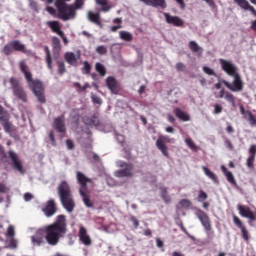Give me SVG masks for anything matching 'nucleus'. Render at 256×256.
Here are the masks:
<instances>
[{
	"instance_id": "obj_43",
	"label": "nucleus",
	"mask_w": 256,
	"mask_h": 256,
	"mask_svg": "<svg viewBox=\"0 0 256 256\" xmlns=\"http://www.w3.org/2000/svg\"><path fill=\"white\" fill-rule=\"evenodd\" d=\"M74 87H77L78 91H87V89H89L91 86L89 83H85L84 86H81V83L75 82Z\"/></svg>"
},
{
	"instance_id": "obj_39",
	"label": "nucleus",
	"mask_w": 256,
	"mask_h": 256,
	"mask_svg": "<svg viewBox=\"0 0 256 256\" xmlns=\"http://www.w3.org/2000/svg\"><path fill=\"white\" fill-rule=\"evenodd\" d=\"M2 125L4 127L5 133H15V131H17V128H15V126H13V124L9 121L3 123Z\"/></svg>"
},
{
	"instance_id": "obj_24",
	"label": "nucleus",
	"mask_w": 256,
	"mask_h": 256,
	"mask_svg": "<svg viewBox=\"0 0 256 256\" xmlns=\"http://www.w3.org/2000/svg\"><path fill=\"white\" fill-rule=\"evenodd\" d=\"M53 45V57L54 59H59V55L61 53V40L57 37L52 38Z\"/></svg>"
},
{
	"instance_id": "obj_8",
	"label": "nucleus",
	"mask_w": 256,
	"mask_h": 256,
	"mask_svg": "<svg viewBox=\"0 0 256 256\" xmlns=\"http://www.w3.org/2000/svg\"><path fill=\"white\" fill-rule=\"evenodd\" d=\"M13 51H18L19 53L27 54L29 51L25 44L21 43L19 40H12L6 44L2 50L4 55H12Z\"/></svg>"
},
{
	"instance_id": "obj_40",
	"label": "nucleus",
	"mask_w": 256,
	"mask_h": 256,
	"mask_svg": "<svg viewBox=\"0 0 256 256\" xmlns=\"http://www.w3.org/2000/svg\"><path fill=\"white\" fill-rule=\"evenodd\" d=\"M96 3L97 5H101L102 11L104 13H107V11L111 9V6H109V3L107 2V0H96Z\"/></svg>"
},
{
	"instance_id": "obj_61",
	"label": "nucleus",
	"mask_w": 256,
	"mask_h": 256,
	"mask_svg": "<svg viewBox=\"0 0 256 256\" xmlns=\"http://www.w3.org/2000/svg\"><path fill=\"white\" fill-rule=\"evenodd\" d=\"M33 199V194L29 193V192H26L24 194V200L25 201H31Z\"/></svg>"
},
{
	"instance_id": "obj_52",
	"label": "nucleus",
	"mask_w": 256,
	"mask_h": 256,
	"mask_svg": "<svg viewBox=\"0 0 256 256\" xmlns=\"http://www.w3.org/2000/svg\"><path fill=\"white\" fill-rule=\"evenodd\" d=\"M129 221H131V223H133L135 229L139 228V220L137 219V217L130 216Z\"/></svg>"
},
{
	"instance_id": "obj_17",
	"label": "nucleus",
	"mask_w": 256,
	"mask_h": 256,
	"mask_svg": "<svg viewBox=\"0 0 256 256\" xmlns=\"http://www.w3.org/2000/svg\"><path fill=\"white\" fill-rule=\"evenodd\" d=\"M106 87H108L109 91H111V93H113L114 95H117V93L121 91L119 83H117V80L113 76H109L106 78Z\"/></svg>"
},
{
	"instance_id": "obj_23",
	"label": "nucleus",
	"mask_w": 256,
	"mask_h": 256,
	"mask_svg": "<svg viewBox=\"0 0 256 256\" xmlns=\"http://www.w3.org/2000/svg\"><path fill=\"white\" fill-rule=\"evenodd\" d=\"M64 60L68 65H71L72 67H77V61H79V57L75 55L73 52H66L64 54Z\"/></svg>"
},
{
	"instance_id": "obj_35",
	"label": "nucleus",
	"mask_w": 256,
	"mask_h": 256,
	"mask_svg": "<svg viewBox=\"0 0 256 256\" xmlns=\"http://www.w3.org/2000/svg\"><path fill=\"white\" fill-rule=\"evenodd\" d=\"M44 51L46 53V63L47 67L50 71L53 69V58L51 57V50H49L48 46H45Z\"/></svg>"
},
{
	"instance_id": "obj_21",
	"label": "nucleus",
	"mask_w": 256,
	"mask_h": 256,
	"mask_svg": "<svg viewBox=\"0 0 256 256\" xmlns=\"http://www.w3.org/2000/svg\"><path fill=\"white\" fill-rule=\"evenodd\" d=\"M226 99L228 103H231L232 107H237V102H235V96L230 92H225V89H222L219 92L218 99Z\"/></svg>"
},
{
	"instance_id": "obj_34",
	"label": "nucleus",
	"mask_w": 256,
	"mask_h": 256,
	"mask_svg": "<svg viewBox=\"0 0 256 256\" xmlns=\"http://www.w3.org/2000/svg\"><path fill=\"white\" fill-rule=\"evenodd\" d=\"M202 170H203L204 174L206 175V177L211 179L214 183H219V179H217V175H215V173L210 171V169L207 168V166H202Z\"/></svg>"
},
{
	"instance_id": "obj_55",
	"label": "nucleus",
	"mask_w": 256,
	"mask_h": 256,
	"mask_svg": "<svg viewBox=\"0 0 256 256\" xmlns=\"http://www.w3.org/2000/svg\"><path fill=\"white\" fill-rule=\"evenodd\" d=\"M249 154H250V157H256V145L253 144L250 146L249 148Z\"/></svg>"
},
{
	"instance_id": "obj_28",
	"label": "nucleus",
	"mask_w": 256,
	"mask_h": 256,
	"mask_svg": "<svg viewBox=\"0 0 256 256\" xmlns=\"http://www.w3.org/2000/svg\"><path fill=\"white\" fill-rule=\"evenodd\" d=\"M87 18L91 23L101 26V15L99 13H94L93 11H88Z\"/></svg>"
},
{
	"instance_id": "obj_15",
	"label": "nucleus",
	"mask_w": 256,
	"mask_h": 256,
	"mask_svg": "<svg viewBox=\"0 0 256 256\" xmlns=\"http://www.w3.org/2000/svg\"><path fill=\"white\" fill-rule=\"evenodd\" d=\"M163 15H164L165 21H166V23H168V25H173V27H185V21H183V19H181V17L171 16V14H169L167 12H164Z\"/></svg>"
},
{
	"instance_id": "obj_5",
	"label": "nucleus",
	"mask_w": 256,
	"mask_h": 256,
	"mask_svg": "<svg viewBox=\"0 0 256 256\" xmlns=\"http://www.w3.org/2000/svg\"><path fill=\"white\" fill-rule=\"evenodd\" d=\"M58 195L60 197L61 204L68 213H73L75 209V201L73 200V195L71 194V187L67 181H62L58 185Z\"/></svg>"
},
{
	"instance_id": "obj_42",
	"label": "nucleus",
	"mask_w": 256,
	"mask_h": 256,
	"mask_svg": "<svg viewBox=\"0 0 256 256\" xmlns=\"http://www.w3.org/2000/svg\"><path fill=\"white\" fill-rule=\"evenodd\" d=\"M6 237L14 238L15 237V226L9 225L6 232Z\"/></svg>"
},
{
	"instance_id": "obj_44",
	"label": "nucleus",
	"mask_w": 256,
	"mask_h": 256,
	"mask_svg": "<svg viewBox=\"0 0 256 256\" xmlns=\"http://www.w3.org/2000/svg\"><path fill=\"white\" fill-rule=\"evenodd\" d=\"M202 70L206 75H212L214 77H217V74L215 73V70L213 68H209V66H203Z\"/></svg>"
},
{
	"instance_id": "obj_60",
	"label": "nucleus",
	"mask_w": 256,
	"mask_h": 256,
	"mask_svg": "<svg viewBox=\"0 0 256 256\" xmlns=\"http://www.w3.org/2000/svg\"><path fill=\"white\" fill-rule=\"evenodd\" d=\"M9 191V188L3 183H0V193H7Z\"/></svg>"
},
{
	"instance_id": "obj_18",
	"label": "nucleus",
	"mask_w": 256,
	"mask_h": 256,
	"mask_svg": "<svg viewBox=\"0 0 256 256\" xmlns=\"http://www.w3.org/2000/svg\"><path fill=\"white\" fill-rule=\"evenodd\" d=\"M42 211L47 217H53V215L57 213V205L55 204V200H48Z\"/></svg>"
},
{
	"instance_id": "obj_25",
	"label": "nucleus",
	"mask_w": 256,
	"mask_h": 256,
	"mask_svg": "<svg viewBox=\"0 0 256 256\" xmlns=\"http://www.w3.org/2000/svg\"><path fill=\"white\" fill-rule=\"evenodd\" d=\"M47 25L54 33H57L59 37H63V31L61 30V24L59 23V21H48Z\"/></svg>"
},
{
	"instance_id": "obj_27",
	"label": "nucleus",
	"mask_w": 256,
	"mask_h": 256,
	"mask_svg": "<svg viewBox=\"0 0 256 256\" xmlns=\"http://www.w3.org/2000/svg\"><path fill=\"white\" fill-rule=\"evenodd\" d=\"M174 113L177 119H180V121H184V122L191 121V116H189L187 112L181 110V108H175Z\"/></svg>"
},
{
	"instance_id": "obj_62",
	"label": "nucleus",
	"mask_w": 256,
	"mask_h": 256,
	"mask_svg": "<svg viewBox=\"0 0 256 256\" xmlns=\"http://www.w3.org/2000/svg\"><path fill=\"white\" fill-rule=\"evenodd\" d=\"M177 4H179V7L181 9H185L186 5H185V0H175Z\"/></svg>"
},
{
	"instance_id": "obj_4",
	"label": "nucleus",
	"mask_w": 256,
	"mask_h": 256,
	"mask_svg": "<svg viewBox=\"0 0 256 256\" xmlns=\"http://www.w3.org/2000/svg\"><path fill=\"white\" fill-rule=\"evenodd\" d=\"M9 159L12 162L13 169L19 171V173H23V164L21 163V160H19L17 153L13 150H9L7 154L3 145L0 144V163L4 165L5 171H9V165H11Z\"/></svg>"
},
{
	"instance_id": "obj_7",
	"label": "nucleus",
	"mask_w": 256,
	"mask_h": 256,
	"mask_svg": "<svg viewBox=\"0 0 256 256\" xmlns=\"http://www.w3.org/2000/svg\"><path fill=\"white\" fill-rule=\"evenodd\" d=\"M232 77V83L228 82L227 80H221V83H223V85H225L229 91H232V93H241L245 87L241 74L238 73Z\"/></svg>"
},
{
	"instance_id": "obj_14",
	"label": "nucleus",
	"mask_w": 256,
	"mask_h": 256,
	"mask_svg": "<svg viewBox=\"0 0 256 256\" xmlns=\"http://www.w3.org/2000/svg\"><path fill=\"white\" fill-rule=\"evenodd\" d=\"M233 223L238 229H240L242 239L248 242L249 239H251V237L249 236V230H247V226L243 224V221H241V218L238 217L237 215H233Z\"/></svg>"
},
{
	"instance_id": "obj_33",
	"label": "nucleus",
	"mask_w": 256,
	"mask_h": 256,
	"mask_svg": "<svg viewBox=\"0 0 256 256\" xmlns=\"http://www.w3.org/2000/svg\"><path fill=\"white\" fill-rule=\"evenodd\" d=\"M79 194L82 197V201L84 205H86L88 208L93 207V201H91V199L89 198V195L85 193V190H79Z\"/></svg>"
},
{
	"instance_id": "obj_36",
	"label": "nucleus",
	"mask_w": 256,
	"mask_h": 256,
	"mask_svg": "<svg viewBox=\"0 0 256 256\" xmlns=\"http://www.w3.org/2000/svg\"><path fill=\"white\" fill-rule=\"evenodd\" d=\"M119 35L122 41H126L127 43H131V41H133V34L128 31H120Z\"/></svg>"
},
{
	"instance_id": "obj_6",
	"label": "nucleus",
	"mask_w": 256,
	"mask_h": 256,
	"mask_svg": "<svg viewBox=\"0 0 256 256\" xmlns=\"http://www.w3.org/2000/svg\"><path fill=\"white\" fill-rule=\"evenodd\" d=\"M9 83L11 85L14 97H17V99H20V101H23V103H27V92H25V89L23 86H21V82H19L17 78L11 77L9 79Z\"/></svg>"
},
{
	"instance_id": "obj_2",
	"label": "nucleus",
	"mask_w": 256,
	"mask_h": 256,
	"mask_svg": "<svg viewBox=\"0 0 256 256\" xmlns=\"http://www.w3.org/2000/svg\"><path fill=\"white\" fill-rule=\"evenodd\" d=\"M19 68L26 79L29 89H31L35 97H37L39 103H46L47 100L45 99V87L43 86V82L33 79V74L29 71V66H27L25 61L21 60L19 62Z\"/></svg>"
},
{
	"instance_id": "obj_59",
	"label": "nucleus",
	"mask_w": 256,
	"mask_h": 256,
	"mask_svg": "<svg viewBox=\"0 0 256 256\" xmlns=\"http://www.w3.org/2000/svg\"><path fill=\"white\" fill-rule=\"evenodd\" d=\"M49 139H50V141H51V145H52L53 147H55V145H57V144H56V142H55V134H53V132H50V133H49Z\"/></svg>"
},
{
	"instance_id": "obj_20",
	"label": "nucleus",
	"mask_w": 256,
	"mask_h": 256,
	"mask_svg": "<svg viewBox=\"0 0 256 256\" xmlns=\"http://www.w3.org/2000/svg\"><path fill=\"white\" fill-rule=\"evenodd\" d=\"M78 237L83 245H86V247H89V245H91L92 240L91 237L87 234V229L85 227H80Z\"/></svg>"
},
{
	"instance_id": "obj_11",
	"label": "nucleus",
	"mask_w": 256,
	"mask_h": 256,
	"mask_svg": "<svg viewBox=\"0 0 256 256\" xmlns=\"http://www.w3.org/2000/svg\"><path fill=\"white\" fill-rule=\"evenodd\" d=\"M166 143H171V138H169V136H159L156 140V147L159 151H161L164 157L169 159V148L167 147Z\"/></svg>"
},
{
	"instance_id": "obj_32",
	"label": "nucleus",
	"mask_w": 256,
	"mask_h": 256,
	"mask_svg": "<svg viewBox=\"0 0 256 256\" xmlns=\"http://www.w3.org/2000/svg\"><path fill=\"white\" fill-rule=\"evenodd\" d=\"M160 197L164 203H171V196H169V192L167 187L161 186L160 188Z\"/></svg>"
},
{
	"instance_id": "obj_50",
	"label": "nucleus",
	"mask_w": 256,
	"mask_h": 256,
	"mask_svg": "<svg viewBox=\"0 0 256 256\" xmlns=\"http://www.w3.org/2000/svg\"><path fill=\"white\" fill-rule=\"evenodd\" d=\"M207 197H209L205 191L200 190L199 194H198V201L202 202L205 201L207 199Z\"/></svg>"
},
{
	"instance_id": "obj_63",
	"label": "nucleus",
	"mask_w": 256,
	"mask_h": 256,
	"mask_svg": "<svg viewBox=\"0 0 256 256\" xmlns=\"http://www.w3.org/2000/svg\"><path fill=\"white\" fill-rule=\"evenodd\" d=\"M123 26L121 25H117V26H112L110 27V30L112 31V33H116V31H119V29H121Z\"/></svg>"
},
{
	"instance_id": "obj_51",
	"label": "nucleus",
	"mask_w": 256,
	"mask_h": 256,
	"mask_svg": "<svg viewBox=\"0 0 256 256\" xmlns=\"http://www.w3.org/2000/svg\"><path fill=\"white\" fill-rule=\"evenodd\" d=\"M224 145L229 149V151H233L235 149V146H233V142L229 139H225Z\"/></svg>"
},
{
	"instance_id": "obj_64",
	"label": "nucleus",
	"mask_w": 256,
	"mask_h": 256,
	"mask_svg": "<svg viewBox=\"0 0 256 256\" xmlns=\"http://www.w3.org/2000/svg\"><path fill=\"white\" fill-rule=\"evenodd\" d=\"M250 29H251L252 31H256V20H253V21L251 22Z\"/></svg>"
},
{
	"instance_id": "obj_41",
	"label": "nucleus",
	"mask_w": 256,
	"mask_h": 256,
	"mask_svg": "<svg viewBox=\"0 0 256 256\" xmlns=\"http://www.w3.org/2000/svg\"><path fill=\"white\" fill-rule=\"evenodd\" d=\"M91 69H92L91 64L87 61H84L83 62L82 73L84 75H91Z\"/></svg>"
},
{
	"instance_id": "obj_9",
	"label": "nucleus",
	"mask_w": 256,
	"mask_h": 256,
	"mask_svg": "<svg viewBox=\"0 0 256 256\" xmlns=\"http://www.w3.org/2000/svg\"><path fill=\"white\" fill-rule=\"evenodd\" d=\"M237 210L239 211V215L241 217H245V219H248V224L250 227H255V221H256V210H251L249 206H243L241 204L237 205Z\"/></svg>"
},
{
	"instance_id": "obj_45",
	"label": "nucleus",
	"mask_w": 256,
	"mask_h": 256,
	"mask_svg": "<svg viewBox=\"0 0 256 256\" xmlns=\"http://www.w3.org/2000/svg\"><path fill=\"white\" fill-rule=\"evenodd\" d=\"M185 143L190 149H192L193 151H197V145H195V142H193L191 138H186Z\"/></svg>"
},
{
	"instance_id": "obj_57",
	"label": "nucleus",
	"mask_w": 256,
	"mask_h": 256,
	"mask_svg": "<svg viewBox=\"0 0 256 256\" xmlns=\"http://www.w3.org/2000/svg\"><path fill=\"white\" fill-rule=\"evenodd\" d=\"M66 147L67 149H69L70 151L75 149V144L71 141V140H66Z\"/></svg>"
},
{
	"instance_id": "obj_47",
	"label": "nucleus",
	"mask_w": 256,
	"mask_h": 256,
	"mask_svg": "<svg viewBox=\"0 0 256 256\" xmlns=\"http://www.w3.org/2000/svg\"><path fill=\"white\" fill-rule=\"evenodd\" d=\"M254 163H255V157L249 156L246 160V165H247L248 169H253Z\"/></svg>"
},
{
	"instance_id": "obj_22",
	"label": "nucleus",
	"mask_w": 256,
	"mask_h": 256,
	"mask_svg": "<svg viewBox=\"0 0 256 256\" xmlns=\"http://www.w3.org/2000/svg\"><path fill=\"white\" fill-rule=\"evenodd\" d=\"M53 127H54V129H56V131L58 133H65V131H66L65 119H63V117L55 118L54 123H53Z\"/></svg>"
},
{
	"instance_id": "obj_38",
	"label": "nucleus",
	"mask_w": 256,
	"mask_h": 256,
	"mask_svg": "<svg viewBox=\"0 0 256 256\" xmlns=\"http://www.w3.org/2000/svg\"><path fill=\"white\" fill-rule=\"evenodd\" d=\"M58 75H65L67 73V68L65 67V62L63 60H57Z\"/></svg>"
},
{
	"instance_id": "obj_37",
	"label": "nucleus",
	"mask_w": 256,
	"mask_h": 256,
	"mask_svg": "<svg viewBox=\"0 0 256 256\" xmlns=\"http://www.w3.org/2000/svg\"><path fill=\"white\" fill-rule=\"evenodd\" d=\"M95 69L97 71V73H99L100 77H105V75H107V69L105 68V66L99 62H97L95 64Z\"/></svg>"
},
{
	"instance_id": "obj_13",
	"label": "nucleus",
	"mask_w": 256,
	"mask_h": 256,
	"mask_svg": "<svg viewBox=\"0 0 256 256\" xmlns=\"http://www.w3.org/2000/svg\"><path fill=\"white\" fill-rule=\"evenodd\" d=\"M119 167H121V169L115 172L116 177H133V164L121 162Z\"/></svg>"
},
{
	"instance_id": "obj_1",
	"label": "nucleus",
	"mask_w": 256,
	"mask_h": 256,
	"mask_svg": "<svg viewBox=\"0 0 256 256\" xmlns=\"http://www.w3.org/2000/svg\"><path fill=\"white\" fill-rule=\"evenodd\" d=\"M42 231L44 236L41 235V232H37L35 236L31 237V241L34 245H43L45 241L52 247L58 245L59 241L67 235V219L65 215H58L55 222L44 227Z\"/></svg>"
},
{
	"instance_id": "obj_19",
	"label": "nucleus",
	"mask_w": 256,
	"mask_h": 256,
	"mask_svg": "<svg viewBox=\"0 0 256 256\" xmlns=\"http://www.w3.org/2000/svg\"><path fill=\"white\" fill-rule=\"evenodd\" d=\"M144 5H148L149 7H160V9H167V1L166 0H139Z\"/></svg>"
},
{
	"instance_id": "obj_49",
	"label": "nucleus",
	"mask_w": 256,
	"mask_h": 256,
	"mask_svg": "<svg viewBox=\"0 0 256 256\" xmlns=\"http://www.w3.org/2000/svg\"><path fill=\"white\" fill-rule=\"evenodd\" d=\"M220 113H223V106L221 104H215L213 114L219 115Z\"/></svg>"
},
{
	"instance_id": "obj_56",
	"label": "nucleus",
	"mask_w": 256,
	"mask_h": 256,
	"mask_svg": "<svg viewBox=\"0 0 256 256\" xmlns=\"http://www.w3.org/2000/svg\"><path fill=\"white\" fill-rule=\"evenodd\" d=\"M9 247L10 249H17V240L15 238H10Z\"/></svg>"
},
{
	"instance_id": "obj_16",
	"label": "nucleus",
	"mask_w": 256,
	"mask_h": 256,
	"mask_svg": "<svg viewBox=\"0 0 256 256\" xmlns=\"http://www.w3.org/2000/svg\"><path fill=\"white\" fill-rule=\"evenodd\" d=\"M76 179L80 185L79 191H87V183H93V180L87 177L83 172L77 171L76 172Z\"/></svg>"
},
{
	"instance_id": "obj_26",
	"label": "nucleus",
	"mask_w": 256,
	"mask_h": 256,
	"mask_svg": "<svg viewBox=\"0 0 256 256\" xmlns=\"http://www.w3.org/2000/svg\"><path fill=\"white\" fill-rule=\"evenodd\" d=\"M221 171L222 173H224L228 183L235 186L237 185V180H235V176L233 175V172L227 170V167L225 166H221Z\"/></svg>"
},
{
	"instance_id": "obj_54",
	"label": "nucleus",
	"mask_w": 256,
	"mask_h": 256,
	"mask_svg": "<svg viewBox=\"0 0 256 256\" xmlns=\"http://www.w3.org/2000/svg\"><path fill=\"white\" fill-rule=\"evenodd\" d=\"M9 122V115H7V112L0 115V123H8Z\"/></svg>"
},
{
	"instance_id": "obj_30",
	"label": "nucleus",
	"mask_w": 256,
	"mask_h": 256,
	"mask_svg": "<svg viewBox=\"0 0 256 256\" xmlns=\"http://www.w3.org/2000/svg\"><path fill=\"white\" fill-rule=\"evenodd\" d=\"M234 3L240 7V9H243L244 11H252L255 7H253L251 4H249V1L247 0H234Z\"/></svg>"
},
{
	"instance_id": "obj_58",
	"label": "nucleus",
	"mask_w": 256,
	"mask_h": 256,
	"mask_svg": "<svg viewBox=\"0 0 256 256\" xmlns=\"http://www.w3.org/2000/svg\"><path fill=\"white\" fill-rule=\"evenodd\" d=\"M175 67L177 71H185V64L182 62H178Z\"/></svg>"
},
{
	"instance_id": "obj_53",
	"label": "nucleus",
	"mask_w": 256,
	"mask_h": 256,
	"mask_svg": "<svg viewBox=\"0 0 256 256\" xmlns=\"http://www.w3.org/2000/svg\"><path fill=\"white\" fill-rule=\"evenodd\" d=\"M85 5V0H75L74 7L75 9H81Z\"/></svg>"
},
{
	"instance_id": "obj_46",
	"label": "nucleus",
	"mask_w": 256,
	"mask_h": 256,
	"mask_svg": "<svg viewBox=\"0 0 256 256\" xmlns=\"http://www.w3.org/2000/svg\"><path fill=\"white\" fill-rule=\"evenodd\" d=\"M96 53H98V55H107V47H105L103 45L97 46Z\"/></svg>"
},
{
	"instance_id": "obj_31",
	"label": "nucleus",
	"mask_w": 256,
	"mask_h": 256,
	"mask_svg": "<svg viewBox=\"0 0 256 256\" xmlns=\"http://www.w3.org/2000/svg\"><path fill=\"white\" fill-rule=\"evenodd\" d=\"M188 47L192 53H198V55H203V48L197 44L195 41H190Z\"/></svg>"
},
{
	"instance_id": "obj_48",
	"label": "nucleus",
	"mask_w": 256,
	"mask_h": 256,
	"mask_svg": "<svg viewBox=\"0 0 256 256\" xmlns=\"http://www.w3.org/2000/svg\"><path fill=\"white\" fill-rule=\"evenodd\" d=\"M91 99L95 105H101V103H103V100H101V97H99L95 94H91Z\"/></svg>"
},
{
	"instance_id": "obj_3",
	"label": "nucleus",
	"mask_w": 256,
	"mask_h": 256,
	"mask_svg": "<svg viewBox=\"0 0 256 256\" xmlns=\"http://www.w3.org/2000/svg\"><path fill=\"white\" fill-rule=\"evenodd\" d=\"M54 5L56 9L51 6L46 7L47 13H49L52 16L57 15V18L61 19V21H69L71 19H75L77 15V12H75V10H77V8H75V4L69 5L66 2H62L60 0L55 1Z\"/></svg>"
},
{
	"instance_id": "obj_12",
	"label": "nucleus",
	"mask_w": 256,
	"mask_h": 256,
	"mask_svg": "<svg viewBox=\"0 0 256 256\" xmlns=\"http://www.w3.org/2000/svg\"><path fill=\"white\" fill-rule=\"evenodd\" d=\"M196 217H198L205 231H211L213 229V225L211 224V218H209V215H207L205 211L198 209L196 211Z\"/></svg>"
},
{
	"instance_id": "obj_29",
	"label": "nucleus",
	"mask_w": 256,
	"mask_h": 256,
	"mask_svg": "<svg viewBox=\"0 0 256 256\" xmlns=\"http://www.w3.org/2000/svg\"><path fill=\"white\" fill-rule=\"evenodd\" d=\"M240 113L241 115H244V119L248 121L250 124L255 121V115H253V112L250 110H245V107L240 106Z\"/></svg>"
},
{
	"instance_id": "obj_10",
	"label": "nucleus",
	"mask_w": 256,
	"mask_h": 256,
	"mask_svg": "<svg viewBox=\"0 0 256 256\" xmlns=\"http://www.w3.org/2000/svg\"><path fill=\"white\" fill-rule=\"evenodd\" d=\"M219 63H220L222 71H224V73H226V75H229V77H233V76L239 74V72H237V66H235V64H233V62H231L229 60H225L223 58H220Z\"/></svg>"
}]
</instances>
